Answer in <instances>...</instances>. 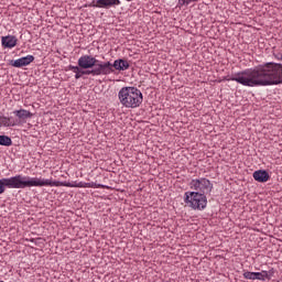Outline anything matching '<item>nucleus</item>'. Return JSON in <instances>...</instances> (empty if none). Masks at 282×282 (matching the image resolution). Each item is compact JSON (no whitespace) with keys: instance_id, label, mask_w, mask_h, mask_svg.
Masks as SVG:
<instances>
[{"instance_id":"1","label":"nucleus","mask_w":282,"mask_h":282,"mask_svg":"<svg viewBox=\"0 0 282 282\" xmlns=\"http://www.w3.org/2000/svg\"><path fill=\"white\" fill-rule=\"evenodd\" d=\"M229 80L243 85V87L282 85V64L269 62L253 69L236 73Z\"/></svg>"},{"instance_id":"2","label":"nucleus","mask_w":282,"mask_h":282,"mask_svg":"<svg viewBox=\"0 0 282 282\" xmlns=\"http://www.w3.org/2000/svg\"><path fill=\"white\" fill-rule=\"evenodd\" d=\"M119 102L127 109H138L144 101L142 91L133 86L122 87L118 93Z\"/></svg>"},{"instance_id":"3","label":"nucleus","mask_w":282,"mask_h":282,"mask_svg":"<svg viewBox=\"0 0 282 282\" xmlns=\"http://www.w3.org/2000/svg\"><path fill=\"white\" fill-rule=\"evenodd\" d=\"M39 177H30L18 174L8 178H0V195L6 193V188H32L39 187Z\"/></svg>"},{"instance_id":"4","label":"nucleus","mask_w":282,"mask_h":282,"mask_svg":"<svg viewBox=\"0 0 282 282\" xmlns=\"http://www.w3.org/2000/svg\"><path fill=\"white\" fill-rule=\"evenodd\" d=\"M86 58V65L90 76H109L116 72L111 68V62H100V59L93 55H84Z\"/></svg>"},{"instance_id":"5","label":"nucleus","mask_w":282,"mask_h":282,"mask_svg":"<svg viewBox=\"0 0 282 282\" xmlns=\"http://www.w3.org/2000/svg\"><path fill=\"white\" fill-rule=\"evenodd\" d=\"M184 202L192 210H206L208 197L199 192H185Z\"/></svg>"},{"instance_id":"6","label":"nucleus","mask_w":282,"mask_h":282,"mask_svg":"<svg viewBox=\"0 0 282 282\" xmlns=\"http://www.w3.org/2000/svg\"><path fill=\"white\" fill-rule=\"evenodd\" d=\"M192 193H200L202 195H210L213 193V184L206 177L194 178L189 182Z\"/></svg>"},{"instance_id":"7","label":"nucleus","mask_w":282,"mask_h":282,"mask_svg":"<svg viewBox=\"0 0 282 282\" xmlns=\"http://www.w3.org/2000/svg\"><path fill=\"white\" fill-rule=\"evenodd\" d=\"M37 187L41 188L43 186H66L67 188H85V183L79 182L77 184L64 181H52L50 178H43V177H37Z\"/></svg>"},{"instance_id":"8","label":"nucleus","mask_w":282,"mask_h":282,"mask_svg":"<svg viewBox=\"0 0 282 282\" xmlns=\"http://www.w3.org/2000/svg\"><path fill=\"white\" fill-rule=\"evenodd\" d=\"M68 70L75 74V79L79 80L83 76H90L85 55H82L77 61V66L68 65Z\"/></svg>"},{"instance_id":"9","label":"nucleus","mask_w":282,"mask_h":282,"mask_svg":"<svg viewBox=\"0 0 282 282\" xmlns=\"http://www.w3.org/2000/svg\"><path fill=\"white\" fill-rule=\"evenodd\" d=\"M120 0H93V3L89 4V8L109 10L110 8H116V6H120Z\"/></svg>"},{"instance_id":"10","label":"nucleus","mask_w":282,"mask_h":282,"mask_svg":"<svg viewBox=\"0 0 282 282\" xmlns=\"http://www.w3.org/2000/svg\"><path fill=\"white\" fill-rule=\"evenodd\" d=\"M31 63H34V55H26L18 59L9 61V65H11V67H17L19 69H21V67H28Z\"/></svg>"},{"instance_id":"11","label":"nucleus","mask_w":282,"mask_h":282,"mask_svg":"<svg viewBox=\"0 0 282 282\" xmlns=\"http://www.w3.org/2000/svg\"><path fill=\"white\" fill-rule=\"evenodd\" d=\"M14 116L18 117V119L14 122H18V124L28 122V119L33 118L34 113H32L30 110L20 109L13 111Z\"/></svg>"},{"instance_id":"12","label":"nucleus","mask_w":282,"mask_h":282,"mask_svg":"<svg viewBox=\"0 0 282 282\" xmlns=\"http://www.w3.org/2000/svg\"><path fill=\"white\" fill-rule=\"evenodd\" d=\"M17 43H19V39L14 35H6L1 37V45L4 50H12V47H17Z\"/></svg>"},{"instance_id":"13","label":"nucleus","mask_w":282,"mask_h":282,"mask_svg":"<svg viewBox=\"0 0 282 282\" xmlns=\"http://www.w3.org/2000/svg\"><path fill=\"white\" fill-rule=\"evenodd\" d=\"M252 177L256 182L260 184H265V182H270V173L268 170H257L253 172Z\"/></svg>"},{"instance_id":"14","label":"nucleus","mask_w":282,"mask_h":282,"mask_svg":"<svg viewBox=\"0 0 282 282\" xmlns=\"http://www.w3.org/2000/svg\"><path fill=\"white\" fill-rule=\"evenodd\" d=\"M131 67V64L126 58H118L111 63V69H117V72H127Z\"/></svg>"},{"instance_id":"15","label":"nucleus","mask_w":282,"mask_h":282,"mask_svg":"<svg viewBox=\"0 0 282 282\" xmlns=\"http://www.w3.org/2000/svg\"><path fill=\"white\" fill-rule=\"evenodd\" d=\"M18 121L12 120V117H0V127H17Z\"/></svg>"},{"instance_id":"16","label":"nucleus","mask_w":282,"mask_h":282,"mask_svg":"<svg viewBox=\"0 0 282 282\" xmlns=\"http://www.w3.org/2000/svg\"><path fill=\"white\" fill-rule=\"evenodd\" d=\"M0 147H12V138L6 134H0Z\"/></svg>"},{"instance_id":"17","label":"nucleus","mask_w":282,"mask_h":282,"mask_svg":"<svg viewBox=\"0 0 282 282\" xmlns=\"http://www.w3.org/2000/svg\"><path fill=\"white\" fill-rule=\"evenodd\" d=\"M270 281V274H268V271H261V272H256V280L258 281Z\"/></svg>"},{"instance_id":"18","label":"nucleus","mask_w":282,"mask_h":282,"mask_svg":"<svg viewBox=\"0 0 282 282\" xmlns=\"http://www.w3.org/2000/svg\"><path fill=\"white\" fill-rule=\"evenodd\" d=\"M243 278L248 279L249 281H256V272L247 271L243 273Z\"/></svg>"},{"instance_id":"19","label":"nucleus","mask_w":282,"mask_h":282,"mask_svg":"<svg viewBox=\"0 0 282 282\" xmlns=\"http://www.w3.org/2000/svg\"><path fill=\"white\" fill-rule=\"evenodd\" d=\"M84 188H94V183H84Z\"/></svg>"},{"instance_id":"20","label":"nucleus","mask_w":282,"mask_h":282,"mask_svg":"<svg viewBox=\"0 0 282 282\" xmlns=\"http://www.w3.org/2000/svg\"><path fill=\"white\" fill-rule=\"evenodd\" d=\"M267 272H268L270 279H272V275L274 274V269H271V270H269Z\"/></svg>"},{"instance_id":"21","label":"nucleus","mask_w":282,"mask_h":282,"mask_svg":"<svg viewBox=\"0 0 282 282\" xmlns=\"http://www.w3.org/2000/svg\"><path fill=\"white\" fill-rule=\"evenodd\" d=\"M97 188H105V185L98 184V185H97Z\"/></svg>"},{"instance_id":"22","label":"nucleus","mask_w":282,"mask_h":282,"mask_svg":"<svg viewBox=\"0 0 282 282\" xmlns=\"http://www.w3.org/2000/svg\"><path fill=\"white\" fill-rule=\"evenodd\" d=\"M278 59H279V61H282V55L278 56Z\"/></svg>"}]
</instances>
